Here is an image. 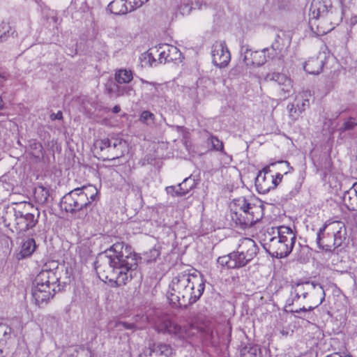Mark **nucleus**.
Here are the masks:
<instances>
[{
    "mask_svg": "<svg viewBox=\"0 0 357 357\" xmlns=\"http://www.w3.org/2000/svg\"><path fill=\"white\" fill-rule=\"evenodd\" d=\"M204 289L205 280L200 273H181L173 278L167 296L173 307H186L201 297Z\"/></svg>",
    "mask_w": 357,
    "mask_h": 357,
    "instance_id": "obj_1",
    "label": "nucleus"
},
{
    "mask_svg": "<svg viewBox=\"0 0 357 357\" xmlns=\"http://www.w3.org/2000/svg\"><path fill=\"white\" fill-rule=\"evenodd\" d=\"M105 260L117 286L125 285L139 274L137 254L123 242H116L107 250Z\"/></svg>",
    "mask_w": 357,
    "mask_h": 357,
    "instance_id": "obj_2",
    "label": "nucleus"
},
{
    "mask_svg": "<svg viewBox=\"0 0 357 357\" xmlns=\"http://www.w3.org/2000/svg\"><path fill=\"white\" fill-rule=\"evenodd\" d=\"M341 0H312L310 8V24L317 35L333 30L342 20Z\"/></svg>",
    "mask_w": 357,
    "mask_h": 357,
    "instance_id": "obj_3",
    "label": "nucleus"
},
{
    "mask_svg": "<svg viewBox=\"0 0 357 357\" xmlns=\"http://www.w3.org/2000/svg\"><path fill=\"white\" fill-rule=\"evenodd\" d=\"M296 239V234L289 227H271L266 234L265 248L272 257L281 259L291 252Z\"/></svg>",
    "mask_w": 357,
    "mask_h": 357,
    "instance_id": "obj_4",
    "label": "nucleus"
},
{
    "mask_svg": "<svg viewBox=\"0 0 357 357\" xmlns=\"http://www.w3.org/2000/svg\"><path fill=\"white\" fill-rule=\"evenodd\" d=\"M98 199V190L93 185H83L66 193L61 199V208L68 213H86Z\"/></svg>",
    "mask_w": 357,
    "mask_h": 357,
    "instance_id": "obj_5",
    "label": "nucleus"
},
{
    "mask_svg": "<svg viewBox=\"0 0 357 357\" xmlns=\"http://www.w3.org/2000/svg\"><path fill=\"white\" fill-rule=\"evenodd\" d=\"M346 235V227L342 222H326L317 232L316 244L322 250L332 251L342 245Z\"/></svg>",
    "mask_w": 357,
    "mask_h": 357,
    "instance_id": "obj_6",
    "label": "nucleus"
},
{
    "mask_svg": "<svg viewBox=\"0 0 357 357\" xmlns=\"http://www.w3.org/2000/svg\"><path fill=\"white\" fill-rule=\"evenodd\" d=\"M258 247L255 242L250 238H244L239 241L236 251L227 255L220 257L218 264L227 268H238L245 266L256 256Z\"/></svg>",
    "mask_w": 357,
    "mask_h": 357,
    "instance_id": "obj_7",
    "label": "nucleus"
},
{
    "mask_svg": "<svg viewBox=\"0 0 357 357\" xmlns=\"http://www.w3.org/2000/svg\"><path fill=\"white\" fill-rule=\"evenodd\" d=\"M231 211L232 220L243 228L252 226L262 218L261 206L251 203L243 197L234 200Z\"/></svg>",
    "mask_w": 357,
    "mask_h": 357,
    "instance_id": "obj_8",
    "label": "nucleus"
},
{
    "mask_svg": "<svg viewBox=\"0 0 357 357\" xmlns=\"http://www.w3.org/2000/svg\"><path fill=\"white\" fill-rule=\"evenodd\" d=\"M57 278L52 271L43 270L35 278L31 288V294L38 305L46 304L54 295Z\"/></svg>",
    "mask_w": 357,
    "mask_h": 357,
    "instance_id": "obj_9",
    "label": "nucleus"
},
{
    "mask_svg": "<svg viewBox=\"0 0 357 357\" xmlns=\"http://www.w3.org/2000/svg\"><path fill=\"white\" fill-rule=\"evenodd\" d=\"M310 290L314 291V294L319 296V300L316 306L321 305L325 299V291L320 284L314 282H298L291 286L290 291V297L287 300L285 307L290 309L295 302H296L301 296L305 298Z\"/></svg>",
    "mask_w": 357,
    "mask_h": 357,
    "instance_id": "obj_10",
    "label": "nucleus"
},
{
    "mask_svg": "<svg viewBox=\"0 0 357 357\" xmlns=\"http://www.w3.org/2000/svg\"><path fill=\"white\" fill-rule=\"evenodd\" d=\"M181 53L174 45L160 44L158 47L152 48L144 55V59L147 60L151 66H155L158 63L181 61Z\"/></svg>",
    "mask_w": 357,
    "mask_h": 357,
    "instance_id": "obj_11",
    "label": "nucleus"
},
{
    "mask_svg": "<svg viewBox=\"0 0 357 357\" xmlns=\"http://www.w3.org/2000/svg\"><path fill=\"white\" fill-rule=\"evenodd\" d=\"M30 207V204L20 203L12 208L14 225L18 233L33 228L38 222V213L36 215L35 213L29 212L28 208Z\"/></svg>",
    "mask_w": 357,
    "mask_h": 357,
    "instance_id": "obj_12",
    "label": "nucleus"
},
{
    "mask_svg": "<svg viewBox=\"0 0 357 357\" xmlns=\"http://www.w3.org/2000/svg\"><path fill=\"white\" fill-rule=\"evenodd\" d=\"M154 328L158 332L169 334L176 338L185 340L192 335L190 326H181L167 317H159L154 323Z\"/></svg>",
    "mask_w": 357,
    "mask_h": 357,
    "instance_id": "obj_13",
    "label": "nucleus"
},
{
    "mask_svg": "<svg viewBox=\"0 0 357 357\" xmlns=\"http://www.w3.org/2000/svg\"><path fill=\"white\" fill-rule=\"evenodd\" d=\"M213 63L219 68L227 66L231 59L230 52L225 41H215L211 47Z\"/></svg>",
    "mask_w": 357,
    "mask_h": 357,
    "instance_id": "obj_14",
    "label": "nucleus"
},
{
    "mask_svg": "<svg viewBox=\"0 0 357 357\" xmlns=\"http://www.w3.org/2000/svg\"><path fill=\"white\" fill-rule=\"evenodd\" d=\"M270 165L265 166L255 178V186L260 194H266L274 188L273 175L271 174Z\"/></svg>",
    "mask_w": 357,
    "mask_h": 357,
    "instance_id": "obj_15",
    "label": "nucleus"
},
{
    "mask_svg": "<svg viewBox=\"0 0 357 357\" xmlns=\"http://www.w3.org/2000/svg\"><path fill=\"white\" fill-rule=\"evenodd\" d=\"M142 5H137L133 0H114L107 6V9L114 15H124Z\"/></svg>",
    "mask_w": 357,
    "mask_h": 357,
    "instance_id": "obj_16",
    "label": "nucleus"
},
{
    "mask_svg": "<svg viewBox=\"0 0 357 357\" xmlns=\"http://www.w3.org/2000/svg\"><path fill=\"white\" fill-rule=\"evenodd\" d=\"M171 347L166 344H153L146 349L139 357H170Z\"/></svg>",
    "mask_w": 357,
    "mask_h": 357,
    "instance_id": "obj_17",
    "label": "nucleus"
},
{
    "mask_svg": "<svg viewBox=\"0 0 357 357\" xmlns=\"http://www.w3.org/2000/svg\"><path fill=\"white\" fill-rule=\"evenodd\" d=\"M36 247L34 238H27L23 239L20 244L19 251L16 253V259L20 261L31 257L35 252Z\"/></svg>",
    "mask_w": 357,
    "mask_h": 357,
    "instance_id": "obj_18",
    "label": "nucleus"
},
{
    "mask_svg": "<svg viewBox=\"0 0 357 357\" xmlns=\"http://www.w3.org/2000/svg\"><path fill=\"white\" fill-rule=\"evenodd\" d=\"M266 79L277 82L281 86L282 91L285 93H289L292 89V82L291 79L284 74L279 73L268 74Z\"/></svg>",
    "mask_w": 357,
    "mask_h": 357,
    "instance_id": "obj_19",
    "label": "nucleus"
},
{
    "mask_svg": "<svg viewBox=\"0 0 357 357\" xmlns=\"http://www.w3.org/2000/svg\"><path fill=\"white\" fill-rule=\"evenodd\" d=\"M342 199L349 211H357V182L344 193Z\"/></svg>",
    "mask_w": 357,
    "mask_h": 357,
    "instance_id": "obj_20",
    "label": "nucleus"
},
{
    "mask_svg": "<svg viewBox=\"0 0 357 357\" xmlns=\"http://www.w3.org/2000/svg\"><path fill=\"white\" fill-rule=\"evenodd\" d=\"M269 51V48H265L263 49L262 50L251 52L250 53V58L248 57V54L245 55V60L246 61L247 65L249 64L250 59V63L253 66H260L264 64L266 61V58L268 57V56H266V52Z\"/></svg>",
    "mask_w": 357,
    "mask_h": 357,
    "instance_id": "obj_21",
    "label": "nucleus"
},
{
    "mask_svg": "<svg viewBox=\"0 0 357 357\" xmlns=\"http://www.w3.org/2000/svg\"><path fill=\"white\" fill-rule=\"evenodd\" d=\"M323 68V61L318 58H311L308 59L303 66L305 71L310 75L319 74Z\"/></svg>",
    "mask_w": 357,
    "mask_h": 357,
    "instance_id": "obj_22",
    "label": "nucleus"
},
{
    "mask_svg": "<svg viewBox=\"0 0 357 357\" xmlns=\"http://www.w3.org/2000/svg\"><path fill=\"white\" fill-rule=\"evenodd\" d=\"M188 181L189 178H186L181 183H179L176 186H168L165 188V190L168 195H170L172 197L184 196L190 191V188H183V185H186Z\"/></svg>",
    "mask_w": 357,
    "mask_h": 357,
    "instance_id": "obj_23",
    "label": "nucleus"
},
{
    "mask_svg": "<svg viewBox=\"0 0 357 357\" xmlns=\"http://www.w3.org/2000/svg\"><path fill=\"white\" fill-rule=\"evenodd\" d=\"M115 79L119 84L128 83L132 79V73L131 70L121 69L116 73Z\"/></svg>",
    "mask_w": 357,
    "mask_h": 357,
    "instance_id": "obj_24",
    "label": "nucleus"
},
{
    "mask_svg": "<svg viewBox=\"0 0 357 357\" xmlns=\"http://www.w3.org/2000/svg\"><path fill=\"white\" fill-rule=\"evenodd\" d=\"M34 195L40 203H45L50 196L49 190L43 186H38L35 189Z\"/></svg>",
    "mask_w": 357,
    "mask_h": 357,
    "instance_id": "obj_25",
    "label": "nucleus"
},
{
    "mask_svg": "<svg viewBox=\"0 0 357 357\" xmlns=\"http://www.w3.org/2000/svg\"><path fill=\"white\" fill-rule=\"evenodd\" d=\"M268 165H270V168L271 167H277V170L283 172V174H287L291 171V169H292V167L287 161L280 160L275 162H271Z\"/></svg>",
    "mask_w": 357,
    "mask_h": 357,
    "instance_id": "obj_26",
    "label": "nucleus"
},
{
    "mask_svg": "<svg viewBox=\"0 0 357 357\" xmlns=\"http://www.w3.org/2000/svg\"><path fill=\"white\" fill-rule=\"evenodd\" d=\"M139 120L143 123L151 126L154 123L155 115L149 111H143L140 114Z\"/></svg>",
    "mask_w": 357,
    "mask_h": 357,
    "instance_id": "obj_27",
    "label": "nucleus"
},
{
    "mask_svg": "<svg viewBox=\"0 0 357 357\" xmlns=\"http://www.w3.org/2000/svg\"><path fill=\"white\" fill-rule=\"evenodd\" d=\"M280 40L281 38L279 36L275 38V42L272 44L271 49H269L274 52V53H270L268 57H273L281 53L283 47L280 45Z\"/></svg>",
    "mask_w": 357,
    "mask_h": 357,
    "instance_id": "obj_28",
    "label": "nucleus"
},
{
    "mask_svg": "<svg viewBox=\"0 0 357 357\" xmlns=\"http://www.w3.org/2000/svg\"><path fill=\"white\" fill-rule=\"evenodd\" d=\"M287 108L289 109V118L293 121H295L299 117V116L301 113H299V111L298 109V107H296V105H295L294 103L288 105Z\"/></svg>",
    "mask_w": 357,
    "mask_h": 357,
    "instance_id": "obj_29",
    "label": "nucleus"
},
{
    "mask_svg": "<svg viewBox=\"0 0 357 357\" xmlns=\"http://www.w3.org/2000/svg\"><path fill=\"white\" fill-rule=\"evenodd\" d=\"M357 125V120L355 118H349L343 123L340 128L342 131L353 129Z\"/></svg>",
    "mask_w": 357,
    "mask_h": 357,
    "instance_id": "obj_30",
    "label": "nucleus"
},
{
    "mask_svg": "<svg viewBox=\"0 0 357 357\" xmlns=\"http://www.w3.org/2000/svg\"><path fill=\"white\" fill-rule=\"evenodd\" d=\"M296 107L299 111V113H302L309 106V101L307 99L299 100L298 97L296 98Z\"/></svg>",
    "mask_w": 357,
    "mask_h": 357,
    "instance_id": "obj_31",
    "label": "nucleus"
},
{
    "mask_svg": "<svg viewBox=\"0 0 357 357\" xmlns=\"http://www.w3.org/2000/svg\"><path fill=\"white\" fill-rule=\"evenodd\" d=\"M211 142L213 146V148L215 150L223 152V149H224L223 143H222V142L219 140L218 138H217L215 137H211Z\"/></svg>",
    "mask_w": 357,
    "mask_h": 357,
    "instance_id": "obj_32",
    "label": "nucleus"
},
{
    "mask_svg": "<svg viewBox=\"0 0 357 357\" xmlns=\"http://www.w3.org/2000/svg\"><path fill=\"white\" fill-rule=\"evenodd\" d=\"M115 327L119 330L123 329H133L137 326L134 324L126 323L123 321H118L115 324Z\"/></svg>",
    "mask_w": 357,
    "mask_h": 357,
    "instance_id": "obj_33",
    "label": "nucleus"
},
{
    "mask_svg": "<svg viewBox=\"0 0 357 357\" xmlns=\"http://www.w3.org/2000/svg\"><path fill=\"white\" fill-rule=\"evenodd\" d=\"M9 26L6 24L0 25V42H3L7 37V33L9 32Z\"/></svg>",
    "mask_w": 357,
    "mask_h": 357,
    "instance_id": "obj_34",
    "label": "nucleus"
},
{
    "mask_svg": "<svg viewBox=\"0 0 357 357\" xmlns=\"http://www.w3.org/2000/svg\"><path fill=\"white\" fill-rule=\"evenodd\" d=\"M192 10V6L189 3H183L179 6V11L183 15H188Z\"/></svg>",
    "mask_w": 357,
    "mask_h": 357,
    "instance_id": "obj_35",
    "label": "nucleus"
},
{
    "mask_svg": "<svg viewBox=\"0 0 357 357\" xmlns=\"http://www.w3.org/2000/svg\"><path fill=\"white\" fill-rule=\"evenodd\" d=\"M317 306H314V307H312V306H310L308 308H306L305 307H300V308H298V309H295L294 310L293 308H290L288 310L292 313V314H298L300 312H310L312 310H314L315 307H317Z\"/></svg>",
    "mask_w": 357,
    "mask_h": 357,
    "instance_id": "obj_36",
    "label": "nucleus"
},
{
    "mask_svg": "<svg viewBox=\"0 0 357 357\" xmlns=\"http://www.w3.org/2000/svg\"><path fill=\"white\" fill-rule=\"evenodd\" d=\"M97 145L100 147V150H104L111 146L110 141L108 139H103L97 142Z\"/></svg>",
    "mask_w": 357,
    "mask_h": 357,
    "instance_id": "obj_37",
    "label": "nucleus"
},
{
    "mask_svg": "<svg viewBox=\"0 0 357 357\" xmlns=\"http://www.w3.org/2000/svg\"><path fill=\"white\" fill-rule=\"evenodd\" d=\"M151 257L148 259L149 261H155L159 256H160V251L156 249L153 248L150 250Z\"/></svg>",
    "mask_w": 357,
    "mask_h": 357,
    "instance_id": "obj_38",
    "label": "nucleus"
},
{
    "mask_svg": "<svg viewBox=\"0 0 357 357\" xmlns=\"http://www.w3.org/2000/svg\"><path fill=\"white\" fill-rule=\"evenodd\" d=\"M0 327L2 328V331L4 336H7L11 334L12 328L10 326L6 324L0 323Z\"/></svg>",
    "mask_w": 357,
    "mask_h": 357,
    "instance_id": "obj_39",
    "label": "nucleus"
},
{
    "mask_svg": "<svg viewBox=\"0 0 357 357\" xmlns=\"http://www.w3.org/2000/svg\"><path fill=\"white\" fill-rule=\"evenodd\" d=\"M283 177V174L280 172H278L275 174V176L273 175V181L274 183V188L282 181Z\"/></svg>",
    "mask_w": 357,
    "mask_h": 357,
    "instance_id": "obj_40",
    "label": "nucleus"
},
{
    "mask_svg": "<svg viewBox=\"0 0 357 357\" xmlns=\"http://www.w3.org/2000/svg\"><path fill=\"white\" fill-rule=\"evenodd\" d=\"M326 357H351V356H349V355H343L342 354L339 353V352H335V353L328 355Z\"/></svg>",
    "mask_w": 357,
    "mask_h": 357,
    "instance_id": "obj_41",
    "label": "nucleus"
},
{
    "mask_svg": "<svg viewBox=\"0 0 357 357\" xmlns=\"http://www.w3.org/2000/svg\"><path fill=\"white\" fill-rule=\"evenodd\" d=\"M222 153L224 155V158H222V160H224L226 163H229L231 161V157L227 155L224 151Z\"/></svg>",
    "mask_w": 357,
    "mask_h": 357,
    "instance_id": "obj_42",
    "label": "nucleus"
},
{
    "mask_svg": "<svg viewBox=\"0 0 357 357\" xmlns=\"http://www.w3.org/2000/svg\"><path fill=\"white\" fill-rule=\"evenodd\" d=\"M124 91H123L121 94V95H123V94H130V92L132 91V89L130 86H126L125 87V89H123Z\"/></svg>",
    "mask_w": 357,
    "mask_h": 357,
    "instance_id": "obj_43",
    "label": "nucleus"
},
{
    "mask_svg": "<svg viewBox=\"0 0 357 357\" xmlns=\"http://www.w3.org/2000/svg\"><path fill=\"white\" fill-rule=\"evenodd\" d=\"M120 110H121V108H120V107H119V106H118V105H115V106L112 108V112H113L114 113H118V112H120Z\"/></svg>",
    "mask_w": 357,
    "mask_h": 357,
    "instance_id": "obj_44",
    "label": "nucleus"
},
{
    "mask_svg": "<svg viewBox=\"0 0 357 357\" xmlns=\"http://www.w3.org/2000/svg\"><path fill=\"white\" fill-rule=\"evenodd\" d=\"M61 117H62V114H61V112H58V113L56 114V116H55V118H56V119H61Z\"/></svg>",
    "mask_w": 357,
    "mask_h": 357,
    "instance_id": "obj_45",
    "label": "nucleus"
},
{
    "mask_svg": "<svg viewBox=\"0 0 357 357\" xmlns=\"http://www.w3.org/2000/svg\"><path fill=\"white\" fill-rule=\"evenodd\" d=\"M3 108V100L1 97H0V109Z\"/></svg>",
    "mask_w": 357,
    "mask_h": 357,
    "instance_id": "obj_46",
    "label": "nucleus"
},
{
    "mask_svg": "<svg viewBox=\"0 0 357 357\" xmlns=\"http://www.w3.org/2000/svg\"><path fill=\"white\" fill-rule=\"evenodd\" d=\"M0 357H3V350L0 348Z\"/></svg>",
    "mask_w": 357,
    "mask_h": 357,
    "instance_id": "obj_47",
    "label": "nucleus"
},
{
    "mask_svg": "<svg viewBox=\"0 0 357 357\" xmlns=\"http://www.w3.org/2000/svg\"><path fill=\"white\" fill-rule=\"evenodd\" d=\"M183 188H185V185H183ZM188 188H190V189L192 188V185H191V186H190Z\"/></svg>",
    "mask_w": 357,
    "mask_h": 357,
    "instance_id": "obj_48",
    "label": "nucleus"
},
{
    "mask_svg": "<svg viewBox=\"0 0 357 357\" xmlns=\"http://www.w3.org/2000/svg\"><path fill=\"white\" fill-rule=\"evenodd\" d=\"M116 144L114 143V144H113V146H114V147H116Z\"/></svg>",
    "mask_w": 357,
    "mask_h": 357,
    "instance_id": "obj_49",
    "label": "nucleus"
},
{
    "mask_svg": "<svg viewBox=\"0 0 357 357\" xmlns=\"http://www.w3.org/2000/svg\"><path fill=\"white\" fill-rule=\"evenodd\" d=\"M90 357H93V354H91Z\"/></svg>",
    "mask_w": 357,
    "mask_h": 357,
    "instance_id": "obj_50",
    "label": "nucleus"
}]
</instances>
